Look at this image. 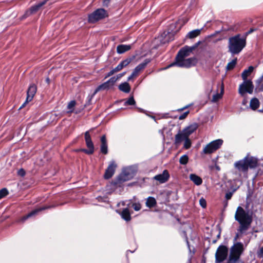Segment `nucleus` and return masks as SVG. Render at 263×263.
<instances>
[{
	"label": "nucleus",
	"instance_id": "obj_1",
	"mask_svg": "<svg viewBox=\"0 0 263 263\" xmlns=\"http://www.w3.org/2000/svg\"><path fill=\"white\" fill-rule=\"evenodd\" d=\"M235 219L239 223V226L237 229V233L234 238V243L237 242L239 237L249 230L253 220L251 215L246 212L240 206L237 209Z\"/></svg>",
	"mask_w": 263,
	"mask_h": 263
},
{
	"label": "nucleus",
	"instance_id": "obj_14",
	"mask_svg": "<svg viewBox=\"0 0 263 263\" xmlns=\"http://www.w3.org/2000/svg\"><path fill=\"white\" fill-rule=\"evenodd\" d=\"M36 91L37 87L36 85L34 84H30L27 91V98L24 104L27 103L32 101L36 92Z\"/></svg>",
	"mask_w": 263,
	"mask_h": 263
},
{
	"label": "nucleus",
	"instance_id": "obj_48",
	"mask_svg": "<svg viewBox=\"0 0 263 263\" xmlns=\"http://www.w3.org/2000/svg\"><path fill=\"white\" fill-rule=\"evenodd\" d=\"M123 68L122 67L121 65H120V63L115 68H114V71L116 72L121 70Z\"/></svg>",
	"mask_w": 263,
	"mask_h": 263
},
{
	"label": "nucleus",
	"instance_id": "obj_45",
	"mask_svg": "<svg viewBox=\"0 0 263 263\" xmlns=\"http://www.w3.org/2000/svg\"><path fill=\"white\" fill-rule=\"evenodd\" d=\"M116 72L114 71V69H112L111 70H110L109 72H108V73H107L106 74H105V76L104 77V79H106L110 76H111L112 75H113Z\"/></svg>",
	"mask_w": 263,
	"mask_h": 263
},
{
	"label": "nucleus",
	"instance_id": "obj_26",
	"mask_svg": "<svg viewBox=\"0 0 263 263\" xmlns=\"http://www.w3.org/2000/svg\"><path fill=\"white\" fill-rule=\"evenodd\" d=\"M120 215L122 219L126 221H129L131 220V216L128 208H124L120 213Z\"/></svg>",
	"mask_w": 263,
	"mask_h": 263
},
{
	"label": "nucleus",
	"instance_id": "obj_6",
	"mask_svg": "<svg viewBox=\"0 0 263 263\" xmlns=\"http://www.w3.org/2000/svg\"><path fill=\"white\" fill-rule=\"evenodd\" d=\"M223 140L218 139L208 144L202 151L204 154H211L219 149L223 144Z\"/></svg>",
	"mask_w": 263,
	"mask_h": 263
},
{
	"label": "nucleus",
	"instance_id": "obj_39",
	"mask_svg": "<svg viewBox=\"0 0 263 263\" xmlns=\"http://www.w3.org/2000/svg\"><path fill=\"white\" fill-rule=\"evenodd\" d=\"M9 194V192L6 188H3L0 190V199L6 197Z\"/></svg>",
	"mask_w": 263,
	"mask_h": 263
},
{
	"label": "nucleus",
	"instance_id": "obj_54",
	"mask_svg": "<svg viewBox=\"0 0 263 263\" xmlns=\"http://www.w3.org/2000/svg\"><path fill=\"white\" fill-rule=\"evenodd\" d=\"M187 107H188V106H186L184 107L183 108H181V109H178V110H179V111H180H180H182V110H183V109H185V108H187Z\"/></svg>",
	"mask_w": 263,
	"mask_h": 263
},
{
	"label": "nucleus",
	"instance_id": "obj_31",
	"mask_svg": "<svg viewBox=\"0 0 263 263\" xmlns=\"http://www.w3.org/2000/svg\"><path fill=\"white\" fill-rule=\"evenodd\" d=\"M179 53V55L181 54V56L182 57H187L190 55V51L188 49V46H185L183 48L180 49V50L178 51Z\"/></svg>",
	"mask_w": 263,
	"mask_h": 263
},
{
	"label": "nucleus",
	"instance_id": "obj_11",
	"mask_svg": "<svg viewBox=\"0 0 263 263\" xmlns=\"http://www.w3.org/2000/svg\"><path fill=\"white\" fill-rule=\"evenodd\" d=\"M85 140L87 149H81L80 151L87 155H92L94 153L95 147L88 131L85 133Z\"/></svg>",
	"mask_w": 263,
	"mask_h": 263
},
{
	"label": "nucleus",
	"instance_id": "obj_9",
	"mask_svg": "<svg viewBox=\"0 0 263 263\" xmlns=\"http://www.w3.org/2000/svg\"><path fill=\"white\" fill-rule=\"evenodd\" d=\"M117 81V78H115V77H111L106 82L99 85L95 90L92 96H94L97 92L101 90H107L110 89H111L114 87L116 81Z\"/></svg>",
	"mask_w": 263,
	"mask_h": 263
},
{
	"label": "nucleus",
	"instance_id": "obj_49",
	"mask_svg": "<svg viewBox=\"0 0 263 263\" xmlns=\"http://www.w3.org/2000/svg\"><path fill=\"white\" fill-rule=\"evenodd\" d=\"M255 30V29L253 28H250L247 32L245 33V36L244 37L246 38V36L248 35L249 34H251L253 32H254Z\"/></svg>",
	"mask_w": 263,
	"mask_h": 263
},
{
	"label": "nucleus",
	"instance_id": "obj_12",
	"mask_svg": "<svg viewBox=\"0 0 263 263\" xmlns=\"http://www.w3.org/2000/svg\"><path fill=\"white\" fill-rule=\"evenodd\" d=\"M151 62V60L149 59H146L144 61L137 65L134 69L132 73L127 78V81L131 80L133 78L136 77L138 76V73L142 69H144L146 65Z\"/></svg>",
	"mask_w": 263,
	"mask_h": 263
},
{
	"label": "nucleus",
	"instance_id": "obj_22",
	"mask_svg": "<svg viewBox=\"0 0 263 263\" xmlns=\"http://www.w3.org/2000/svg\"><path fill=\"white\" fill-rule=\"evenodd\" d=\"M50 208H51V206H43L39 209L33 210L32 211H31V212L28 213L27 215L24 216L23 218V220H25L27 219H28V218L31 217L33 216L36 215L39 212Z\"/></svg>",
	"mask_w": 263,
	"mask_h": 263
},
{
	"label": "nucleus",
	"instance_id": "obj_56",
	"mask_svg": "<svg viewBox=\"0 0 263 263\" xmlns=\"http://www.w3.org/2000/svg\"><path fill=\"white\" fill-rule=\"evenodd\" d=\"M220 232H219V234H218V235H217V237H218V238H219V237H220Z\"/></svg>",
	"mask_w": 263,
	"mask_h": 263
},
{
	"label": "nucleus",
	"instance_id": "obj_25",
	"mask_svg": "<svg viewBox=\"0 0 263 263\" xmlns=\"http://www.w3.org/2000/svg\"><path fill=\"white\" fill-rule=\"evenodd\" d=\"M260 105V102L259 100L257 98H253L250 100V108L253 110H256L257 109Z\"/></svg>",
	"mask_w": 263,
	"mask_h": 263
},
{
	"label": "nucleus",
	"instance_id": "obj_32",
	"mask_svg": "<svg viewBox=\"0 0 263 263\" xmlns=\"http://www.w3.org/2000/svg\"><path fill=\"white\" fill-rule=\"evenodd\" d=\"M226 263H243L239 257L229 256Z\"/></svg>",
	"mask_w": 263,
	"mask_h": 263
},
{
	"label": "nucleus",
	"instance_id": "obj_30",
	"mask_svg": "<svg viewBox=\"0 0 263 263\" xmlns=\"http://www.w3.org/2000/svg\"><path fill=\"white\" fill-rule=\"evenodd\" d=\"M254 67L252 66H250L247 69H245L243 70V71L241 73V77L243 80L247 79V77L251 73Z\"/></svg>",
	"mask_w": 263,
	"mask_h": 263
},
{
	"label": "nucleus",
	"instance_id": "obj_47",
	"mask_svg": "<svg viewBox=\"0 0 263 263\" xmlns=\"http://www.w3.org/2000/svg\"><path fill=\"white\" fill-rule=\"evenodd\" d=\"M232 195H233V192H227L226 194L225 198L227 200H230L232 198Z\"/></svg>",
	"mask_w": 263,
	"mask_h": 263
},
{
	"label": "nucleus",
	"instance_id": "obj_36",
	"mask_svg": "<svg viewBox=\"0 0 263 263\" xmlns=\"http://www.w3.org/2000/svg\"><path fill=\"white\" fill-rule=\"evenodd\" d=\"M132 61V58H127L124 60L122 61L120 64L121 65L122 67L123 68L124 67H126Z\"/></svg>",
	"mask_w": 263,
	"mask_h": 263
},
{
	"label": "nucleus",
	"instance_id": "obj_34",
	"mask_svg": "<svg viewBox=\"0 0 263 263\" xmlns=\"http://www.w3.org/2000/svg\"><path fill=\"white\" fill-rule=\"evenodd\" d=\"M76 102L75 100H72L69 102V103L67 105V109H68V111H67V112L68 113H71L73 111L74 107L76 106Z\"/></svg>",
	"mask_w": 263,
	"mask_h": 263
},
{
	"label": "nucleus",
	"instance_id": "obj_27",
	"mask_svg": "<svg viewBox=\"0 0 263 263\" xmlns=\"http://www.w3.org/2000/svg\"><path fill=\"white\" fill-rule=\"evenodd\" d=\"M119 89L123 92L129 93L131 88L129 84L127 82H125L119 85Z\"/></svg>",
	"mask_w": 263,
	"mask_h": 263
},
{
	"label": "nucleus",
	"instance_id": "obj_50",
	"mask_svg": "<svg viewBox=\"0 0 263 263\" xmlns=\"http://www.w3.org/2000/svg\"><path fill=\"white\" fill-rule=\"evenodd\" d=\"M258 255L260 257L263 258V246L260 248L258 252Z\"/></svg>",
	"mask_w": 263,
	"mask_h": 263
},
{
	"label": "nucleus",
	"instance_id": "obj_29",
	"mask_svg": "<svg viewBox=\"0 0 263 263\" xmlns=\"http://www.w3.org/2000/svg\"><path fill=\"white\" fill-rule=\"evenodd\" d=\"M201 29H195L189 32L186 37L189 39H194L200 35Z\"/></svg>",
	"mask_w": 263,
	"mask_h": 263
},
{
	"label": "nucleus",
	"instance_id": "obj_8",
	"mask_svg": "<svg viewBox=\"0 0 263 263\" xmlns=\"http://www.w3.org/2000/svg\"><path fill=\"white\" fill-rule=\"evenodd\" d=\"M228 255V248L224 245H220L217 249L215 253V261L217 263H221L225 260Z\"/></svg>",
	"mask_w": 263,
	"mask_h": 263
},
{
	"label": "nucleus",
	"instance_id": "obj_37",
	"mask_svg": "<svg viewBox=\"0 0 263 263\" xmlns=\"http://www.w3.org/2000/svg\"><path fill=\"white\" fill-rule=\"evenodd\" d=\"M136 104V101L133 96L130 97L124 103L125 105H134Z\"/></svg>",
	"mask_w": 263,
	"mask_h": 263
},
{
	"label": "nucleus",
	"instance_id": "obj_35",
	"mask_svg": "<svg viewBox=\"0 0 263 263\" xmlns=\"http://www.w3.org/2000/svg\"><path fill=\"white\" fill-rule=\"evenodd\" d=\"M189 161V157L187 155L182 156L179 159V163L182 165H186Z\"/></svg>",
	"mask_w": 263,
	"mask_h": 263
},
{
	"label": "nucleus",
	"instance_id": "obj_4",
	"mask_svg": "<svg viewBox=\"0 0 263 263\" xmlns=\"http://www.w3.org/2000/svg\"><path fill=\"white\" fill-rule=\"evenodd\" d=\"M184 57H182L181 54L179 55V53L178 52L175 58V61L170 64L166 68H170L175 65L180 67L189 68L195 65L196 63L195 58H190L184 59Z\"/></svg>",
	"mask_w": 263,
	"mask_h": 263
},
{
	"label": "nucleus",
	"instance_id": "obj_16",
	"mask_svg": "<svg viewBox=\"0 0 263 263\" xmlns=\"http://www.w3.org/2000/svg\"><path fill=\"white\" fill-rule=\"evenodd\" d=\"M246 159L247 165L248 168H255L258 166V159L253 156H250L249 154L245 157Z\"/></svg>",
	"mask_w": 263,
	"mask_h": 263
},
{
	"label": "nucleus",
	"instance_id": "obj_19",
	"mask_svg": "<svg viewBox=\"0 0 263 263\" xmlns=\"http://www.w3.org/2000/svg\"><path fill=\"white\" fill-rule=\"evenodd\" d=\"M100 151L104 155H106L108 153V146L106 136L105 135L101 137Z\"/></svg>",
	"mask_w": 263,
	"mask_h": 263
},
{
	"label": "nucleus",
	"instance_id": "obj_15",
	"mask_svg": "<svg viewBox=\"0 0 263 263\" xmlns=\"http://www.w3.org/2000/svg\"><path fill=\"white\" fill-rule=\"evenodd\" d=\"M170 178V174L167 170H165L162 174L155 176L153 179L158 181L160 183H164L167 182Z\"/></svg>",
	"mask_w": 263,
	"mask_h": 263
},
{
	"label": "nucleus",
	"instance_id": "obj_44",
	"mask_svg": "<svg viewBox=\"0 0 263 263\" xmlns=\"http://www.w3.org/2000/svg\"><path fill=\"white\" fill-rule=\"evenodd\" d=\"M17 174L21 177H24L26 174V172L23 168H20L17 172Z\"/></svg>",
	"mask_w": 263,
	"mask_h": 263
},
{
	"label": "nucleus",
	"instance_id": "obj_53",
	"mask_svg": "<svg viewBox=\"0 0 263 263\" xmlns=\"http://www.w3.org/2000/svg\"><path fill=\"white\" fill-rule=\"evenodd\" d=\"M215 167L216 170L218 171H219L220 170V166L217 164H215Z\"/></svg>",
	"mask_w": 263,
	"mask_h": 263
},
{
	"label": "nucleus",
	"instance_id": "obj_18",
	"mask_svg": "<svg viewBox=\"0 0 263 263\" xmlns=\"http://www.w3.org/2000/svg\"><path fill=\"white\" fill-rule=\"evenodd\" d=\"M48 0H44L42 2H39L32 6L26 12V13H29L30 14L35 13L37 11H39L40 9L48 2Z\"/></svg>",
	"mask_w": 263,
	"mask_h": 263
},
{
	"label": "nucleus",
	"instance_id": "obj_21",
	"mask_svg": "<svg viewBox=\"0 0 263 263\" xmlns=\"http://www.w3.org/2000/svg\"><path fill=\"white\" fill-rule=\"evenodd\" d=\"M198 128V126L197 124H194L188 126L182 130V132L185 134V135L187 137L189 136L193 133Z\"/></svg>",
	"mask_w": 263,
	"mask_h": 263
},
{
	"label": "nucleus",
	"instance_id": "obj_46",
	"mask_svg": "<svg viewBox=\"0 0 263 263\" xmlns=\"http://www.w3.org/2000/svg\"><path fill=\"white\" fill-rule=\"evenodd\" d=\"M189 114V110L184 112L182 115H181V116H179V119L183 120V119H185Z\"/></svg>",
	"mask_w": 263,
	"mask_h": 263
},
{
	"label": "nucleus",
	"instance_id": "obj_41",
	"mask_svg": "<svg viewBox=\"0 0 263 263\" xmlns=\"http://www.w3.org/2000/svg\"><path fill=\"white\" fill-rule=\"evenodd\" d=\"M132 207L136 211H138L141 209V205L139 202L134 203L132 204Z\"/></svg>",
	"mask_w": 263,
	"mask_h": 263
},
{
	"label": "nucleus",
	"instance_id": "obj_17",
	"mask_svg": "<svg viewBox=\"0 0 263 263\" xmlns=\"http://www.w3.org/2000/svg\"><path fill=\"white\" fill-rule=\"evenodd\" d=\"M246 159L245 158L239 161H236L234 163L235 167L238 170L239 172H247L248 168L247 165V162H246Z\"/></svg>",
	"mask_w": 263,
	"mask_h": 263
},
{
	"label": "nucleus",
	"instance_id": "obj_7",
	"mask_svg": "<svg viewBox=\"0 0 263 263\" xmlns=\"http://www.w3.org/2000/svg\"><path fill=\"white\" fill-rule=\"evenodd\" d=\"M254 85L253 82L251 80L246 79L239 85L238 92L239 94L243 96L244 95L248 92L249 94H252L253 92Z\"/></svg>",
	"mask_w": 263,
	"mask_h": 263
},
{
	"label": "nucleus",
	"instance_id": "obj_57",
	"mask_svg": "<svg viewBox=\"0 0 263 263\" xmlns=\"http://www.w3.org/2000/svg\"><path fill=\"white\" fill-rule=\"evenodd\" d=\"M49 80V78L47 79V81H48Z\"/></svg>",
	"mask_w": 263,
	"mask_h": 263
},
{
	"label": "nucleus",
	"instance_id": "obj_40",
	"mask_svg": "<svg viewBox=\"0 0 263 263\" xmlns=\"http://www.w3.org/2000/svg\"><path fill=\"white\" fill-rule=\"evenodd\" d=\"M221 97L222 95L220 93H216L213 95L212 101L213 102H216Z\"/></svg>",
	"mask_w": 263,
	"mask_h": 263
},
{
	"label": "nucleus",
	"instance_id": "obj_24",
	"mask_svg": "<svg viewBox=\"0 0 263 263\" xmlns=\"http://www.w3.org/2000/svg\"><path fill=\"white\" fill-rule=\"evenodd\" d=\"M189 178L196 185H200L202 183V178L195 174H191Z\"/></svg>",
	"mask_w": 263,
	"mask_h": 263
},
{
	"label": "nucleus",
	"instance_id": "obj_52",
	"mask_svg": "<svg viewBox=\"0 0 263 263\" xmlns=\"http://www.w3.org/2000/svg\"><path fill=\"white\" fill-rule=\"evenodd\" d=\"M126 72H123L122 73H121L120 74H119L117 77H115V78H117V80L120 78H121L122 77L124 76Z\"/></svg>",
	"mask_w": 263,
	"mask_h": 263
},
{
	"label": "nucleus",
	"instance_id": "obj_28",
	"mask_svg": "<svg viewBox=\"0 0 263 263\" xmlns=\"http://www.w3.org/2000/svg\"><path fill=\"white\" fill-rule=\"evenodd\" d=\"M157 204V201L153 197H148L146 201V205L149 208L155 206Z\"/></svg>",
	"mask_w": 263,
	"mask_h": 263
},
{
	"label": "nucleus",
	"instance_id": "obj_43",
	"mask_svg": "<svg viewBox=\"0 0 263 263\" xmlns=\"http://www.w3.org/2000/svg\"><path fill=\"white\" fill-rule=\"evenodd\" d=\"M199 204L200 206L203 208H205L206 207V201L204 198L203 197L201 198L199 200Z\"/></svg>",
	"mask_w": 263,
	"mask_h": 263
},
{
	"label": "nucleus",
	"instance_id": "obj_2",
	"mask_svg": "<svg viewBox=\"0 0 263 263\" xmlns=\"http://www.w3.org/2000/svg\"><path fill=\"white\" fill-rule=\"evenodd\" d=\"M134 176V173L131 169L123 170L117 177L107 185V190L111 192L118 190L119 193L122 192L124 190V182L131 180Z\"/></svg>",
	"mask_w": 263,
	"mask_h": 263
},
{
	"label": "nucleus",
	"instance_id": "obj_33",
	"mask_svg": "<svg viewBox=\"0 0 263 263\" xmlns=\"http://www.w3.org/2000/svg\"><path fill=\"white\" fill-rule=\"evenodd\" d=\"M237 59L236 58L235 59H233L231 62L228 63L227 64L226 69L227 70H231L235 67V65L237 63Z\"/></svg>",
	"mask_w": 263,
	"mask_h": 263
},
{
	"label": "nucleus",
	"instance_id": "obj_42",
	"mask_svg": "<svg viewBox=\"0 0 263 263\" xmlns=\"http://www.w3.org/2000/svg\"><path fill=\"white\" fill-rule=\"evenodd\" d=\"M200 41H198L197 43H195L194 45L192 46H188V49L190 51V52H192L194 50H195L200 44Z\"/></svg>",
	"mask_w": 263,
	"mask_h": 263
},
{
	"label": "nucleus",
	"instance_id": "obj_10",
	"mask_svg": "<svg viewBox=\"0 0 263 263\" xmlns=\"http://www.w3.org/2000/svg\"><path fill=\"white\" fill-rule=\"evenodd\" d=\"M244 251L243 245L241 242H234L230 249L229 256L239 257L243 253Z\"/></svg>",
	"mask_w": 263,
	"mask_h": 263
},
{
	"label": "nucleus",
	"instance_id": "obj_38",
	"mask_svg": "<svg viewBox=\"0 0 263 263\" xmlns=\"http://www.w3.org/2000/svg\"><path fill=\"white\" fill-rule=\"evenodd\" d=\"M191 145L192 143L191 140L189 137L186 138V139L184 140L183 148L185 149H188L191 147Z\"/></svg>",
	"mask_w": 263,
	"mask_h": 263
},
{
	"label": "nucleus",
	"instance_id": "obj_23",
	"mask_svg": "<svg viewBox=\"0 0 263 263\" xmlns=\"http://www.w3.org/2000/svg\"><path fill=\"white\" fill-rule=\"evenodd\" d=\"M131 49V45L121 44L117 47V52L119 54H122Z\"/></svg>",
	"mask_w": 263,
	"mask_h": 263
},
{
	"label": "nucleus",
	"instance_id": "obj_13",
	"mask_svg": "<svg viewBox=\"0 0 263 263\" xmlns=\"http://www.w3.org/2000/svg\"><path fill=\"white\" fill-rule=\"evenodd\" d=\"M117 164L114 161H111L105 170L104 178L106 179H110L114 174Z\"/></svg>",
	"mask_w": 263,
	"mask_h": 263
},
{
	"label": "nucleus",
	"instance_id": "obj_5",
	"mask_svg": "<svg viewBox=\"0 0 263 263\" xmlns=\"http://www.w3.org/2000/svg\"><path fill=\"white\" fill-rule=\"evenodd\" d=\"M107 16L108 13L106 10L103 8H98L88 14V22L90 23H95Z\"/></svg>",
	"mask_w": 263,
	"mask_h": 263
},
{
	"label": "nucleus",
	"instance_id": "obj_51",
	"mask_svg": "<svg viewBox=\"0 0 263 263\" xmlns=\"http://www.w3.org/2000/svg\"><path fill=\"white\" fill-rule=\"evenodd\" d=\"M111 0H102L103 5L107 7Z\"/></svg>",
	"mask_w": 263,
	"mask_h": 263
},
{
	"label": "nucleus",
	"instance_id": "obj_55",
	"mask_svg": "<svg viewBox=\"0 0 263 263\" xmlns=\"http://www.w3.org/2000/svg\"><path fill=\"white\" fill-rule=\"evenodd\" d=\"M246 103H247V100H246V99H244V100H243V101H242V104H243V105H246Z\"/></svg>",
	"mask_w": 263,
	"mask_h": 263
},
{
	"label": "nucleus",
	"instance_id": "obj_3",
	"mask_svg": "<svg viewBox=\"0 0 263 263\" xmlns=\"http://www.w3.org/2000/svg\"><path fill=\"white\" fill-rule=\"evenodd\" d=\"M246 46V39L241 37L240 34H237L229 39V52L232 55L238 54Z\"/></svg>",
	"mask_w": 263,
	"mask_h": 263
},
{
	"label": "nucleus",
	"instance_id": "obj_20",
	"mask_svg": "<svg viewBox=\"0 0 263 263\" xmlns=\"http://www.w3.org/2000/svg\"><path fill=\"white\" fill-rule=\"evenodd\" d=\"M187 137L182 131L179 130L175 135L174 143L176 145L180 144L183 141H184Z\"/></svg>",
	"mask_w": 263,
	"mask_h": 263
}]
</instances>
